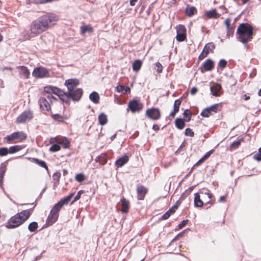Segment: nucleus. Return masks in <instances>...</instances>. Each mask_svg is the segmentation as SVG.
<instances>
[{
    "label": "nucleus",
    "instance_id": "nucleus-24",
    "mask_svg": "<svg viewBox=\"0 0 261 261\" xmlns=\"http://www.w3.org/2000/svg\"><path fill=\"white\" fill-rule=\"evenodd\" d=\"M89 99L94 103L99 102V96L96 92H92L89 95Z\"/></svg>",
    "mask_w": 261,
    "mask_h": 261
},
{
    "label": "nucleus",
    "instance_id": "nucleus-57",
    "mask_svg": "<svg viewBox=\"0 0 261 261\" xmlns=\"http://www.w3.org/2000/svg\"><path fill=\"white\" fill-rule=\"evenodd\" d=\"M254 159L258 161H261V153L258 151V153L254 155Z\"/></svg>",
    "mask_w": 261,
    "mask_h": 261
},
{
    "label": "nucleus",
    "instance_id": "nucleus-4",
    "mask_svg": "<svg viewBox=\"0 0 261 261\" xmlns=\"http://www.w3.org/2000/svg\"><path fill=\"white\" fill-rule=\"evenodd\" d=\"M27 135L22 132H16L7 136L4 138V142L7 144L16 143L26 139Z\"/></svg>",
    "mask_w": 261,
    "mask_h": 261
},
{
    "label": "nucleus",
    "instance_id": "nucleus-52",
    "mask_svg": "<svg viewBox=\"0 0 261 261\" xmlns=\"http://www.w3.org/2000/svg\"><path fill=\"white\" fill-rule=\"evenodd\" d=\"M60 176H61V173L60 172H55L53 175V180L56 181L57 182L59 181Z\"/></svg>",
    "mask_w": 261,
    "mask_h": 261
},
{
    "label": "nucleus",
    "instance_id": "nucleus-42",
    "mask_svg": "<svg viewBox=\"0 0 261 261\" xmlns=\"http://www.w3.org/2000/svg\"><path fill=\"white\" fill-rule=\"evenodd\" d=\"M64 148H68L70 146V142L65 138H63L62 141L60 142Z\"/></svg>",
    "mask_w": 261,
    "mask_h": 261
},
{
    "label": "nucleus",
    "instance_id": "nucleus-16",
    "mask_svg": "<svg viewBox=\"0 0 261 261\" xmlns=\"http://www.w3.org/2000/svg\"><path fill=\"white\" fill-rule=\"evenodd\" d=\"M59 217V214H56L54 212H52L50 211V214L48 216L46 222L48 225H52L55 222L57 221Z\"/></svg>",
    "mask_w": 261,
    "mask_h": 261
},
{
    "label": "nucleus",
    "instance_id": "nucleus-11",
    "mask_svg": "<svg viewBox=\"0 0 261 261\" xmlns=\"http://www.w3.org/2000/svg\"><path fill=\"white\" fill-rule=\"evenodd\" d=\"M33 118V113L31 111H24L17 118L16 123H22L26 121L30 120Z\"/></svg>",
    "mask_w": 261,
    "mask_h": 261
},
{
    "label": "nucleus",
    "instance_id": "nucleus-61",
    "mask_svg": "<svg viewBox=\"0 0 261 261\" xmlns=\"http://www.w3.org/2000/svg\"><path fill=\"white\" fill-rule=\"evenodd\" d=\"M198 90L197 88L196 87H193L190 91V93L192 95H194L197 92Z\"/></svg>",
    "mask_w": 261,
    "mask_h": 261
},
{
    "label": "nucleus",
    "instance_id": "nucleus-9",
    "mask_svg": "<svg viewBox=\"0 0 261 261\" xmlns=\"http://www.w3.org/2000/svg\"><path fill=\"white\" fill-rule=\"evenodd\" d=\"M143 105L139 101L133 99L130 101L128 104V108L132 112H139L143 108Z\"/></svg>",
    "mask_w": 261,
    "mask_h": 261
},
{
    "label": "nucleus",
    "instance_id": "nucleus-44",
    "mask_svg": "<svg viewBox=\"0 0 261 261\" xmlns=\"http://www.w3.org/2000/svg\"><path fill=\"white\" fill-rule=\"evenodd\" d=\"M194 189V187H189L187 190L185 191V192L182 194V195L180 197V199L184 198L189 195L191 192L193 191Z\"/></svg>",
    "mask_w": 261,
    "mask_h": 261
},
{
    "label": "nucleus",
    "instance_id": "nucleus-3",
    "mask_svg": "<svg viewBox=\"0 0 261 261\" xmlns=\"http://www.w3.org/2000/svg\"><path fill=\"white\" fill-rule=\"evenodd\" d=\"M238 39L244 44L252 38L253 28L247 23H241L237 30Z\"/></svg>",
    "mask_w": 261,
    "mask_h": 261
},
{
    "label": "nucleus",
    "instance_id": "nucleus-30",
    "mask_svg": "<svg viewBox=\"0 0 261 261\" xmlns=\"http://www.w3.org/2000/svg\"><path fill=\"white\" fill-rule=\"evenodd\" d=\"M22 149L21 147L19 145H15L10 147L8 148V152L10 154H13L17 152Z\"/></svg>",
    "mask_w": 261,
    "mask_h": 261
},
{
    "label": "nucleus",
    "instance_id": "nucleus-55",
    "mask_svg": "<svg viewBox=\"0 0 261 261\" xmlns=\"http://www.w3.org/2000/svg\"><path fill=\"white\" fill-rule=\"evenodd\" d=\"M155 66L157 67V71L159 73H161L163 71V66L159 62L155 63Z\"/></svg>",
    "mask_w": 261,
    "mask_h": 261
},
{
    "label": "nucleus",
    "instance_id": "nucleus-63",
    "mask_svg": "<svg viewBox=\"0 0 261 261\" xmlns=\"http://www.w3.org/2000/svg\"><path fill=\"white\" fill-rule=\"evenodd\" d=\"M226 196H221L220 197L219 199L218 200V202H221L224 201L225 200Z\"/></svg>",
    "mask_w": 261,
    "mask_h": 261
},
{
    "label": "nucleus",
    "instance_id": "nucleus-20",
    "mask_svg": "<svg viewBox=\"0 0 261 261\" xmlns=\"http://www.w3.org/2000/svg\"><path fill=\"white\" fill-rule=\"evenodd\" d=\"M81 34L84 35L86 33H91L93 29L90 25H83L80 27Z\"/></svg>",
    "mask_w": 261,
    "mask_h": 261
},
{
    "label": "nucleus",
    "instance_id": "nucleus-17",
    "mask_svg": "<svg viewBox=\"0 0 261 261\" xmlns=\"http://www.w3.org/2000/svg\"><path fill=\"white\" fill-rule=\"evenodd\" d=\"M221 90V86L218 83H214L211 87V91L212 94L215 96H219V92Z\"/></svg>",
    "mask_w": 261,
    "mask_h": 261
},
{
    "label": "nucleus",
    "instance_id": "nucleus-39",
    "mask_svg": "<svg viewBox=\"0 0 261 261\" xmlns=\"http://www.w3.org/2000/svg\"><path fill=\"white\" fill-rule=\"evenodd\" d=\"M206 16L208 18H217L218 17V14H217L215 10H213L207 11L206 12Z\"/></svg>",
    "mask_w": 261,
    "mask_h": 261
},
{
    "label": "nucleus",
    "instance_id": "nucleus-62",
    "mask_svg": "<svg viewBox=\"0 0 261 261\" xmlns=\"http://www.w3.org/2000/svg\"><path fill=\"white\" fill-rule=\"evenodd\" d=\"M227 30H228V33H227V35L228 36H229L230 35H232L233 34V30H234L233 28H229V29H227Z\"/></svg>",
    "mask_w": 261,
    "mask_h": 261
},
{
    "label": "nucleus",
    "instance_id": "nucleus-1",
    "mask_svg": "<svg viewBox=\"0 0 261 261\" xmlns=\"http://www.w3.org/2000/svg\"><path fill=\"white\" fill-rule=\"evenodd\" d=\"M58 17L53 14L43 15L33 21L30 25L29 30H24L22 33L25 40H29L54 25L57 21Z\"/></svg>",
    "mask_w": 261,
    "mask_h": 261
},
{
    "label": "nucleus",
    "instance_id": "nucleus-36",
    "mask_svg": "<svg viewBox=\"0 0 261 261\" xmlns=\"http://www.w3.org/2000/svg\"><path fill=\"white\" fill-rule=\"evenodd\" d=\"M33 160L37 164H38V165L43 168H44L47 171L48 170L47 166L46 165L45 162L41 160H39V159H34Z\"/></svg>",
    "mask_w": 261,
    "mask_h": 261
},
{
    "label": "nucleus",
    "instance_id": "nucleus-22",
    "mask_svg": "<svg viewBox=\"0 0 261 261\" xmlns=\"http://www.w3.org/2000/svg\"><path fill=\"white\" fill-rule=\"evenodd\" d=\"M197 11L196 8L194 6L187 5L185 9L186 14L189 16L193 15Z\"/></svg>",
    "mask_w": 261,
    "mask_h": 261
},
{
    "label": "nucleus",
    "instance_id": "nucleus-56",
    "mask_svg": "<svg viewBox=\"0 0 261 261\" xmlns=\"http://www.w3.org/2000/svg\"><path fill=\"white\" fill-rule=\"evenodd\" d=\"M188 222V220H183L179 225H178V227L179 228L181 229L184 226H185L187 224V223Z\"/></svg>",
    "mask_w": 261,
    "mask_h": 261
},
{
    "label": "nucleus",
    "instance_id": "nucleus-10",
    "mask_svg": "<svg viewBox=\"0 0 261 261\" xmlns=\"http://www.w3.org/2000/svg\"><path fill=\"white\" fill-rule=\"evenodd\" d=\"M215 48V46L213 42H209L206 44L203 49L199 56V60H202L207 57L210 51H212Z\"/></svg>",
    "mask_w": 261,
    "mask_h": 261
},
{
    "label": "nucleus",
    "instance_id": "nucleus-60",
    "mask_svg": "<svg viewBox=\"0 0 261 261\" xmlns=\"http://www.w3.org/2000/svg\"><path fill=\"white\" fill-rule=\"evenodd\" d=\"M230 21H231V20L229 18H227L225 20V24L226 26V28L227 29H229V28H230Z\"/></svg>",
    "mask_w": 261,
    "mask_h": 261
},
{
    "label": "nucleus",
    "instance_id": "nucleus-7",
    "mask_svg": "<svg viewBox=\"0 0 261 261\" xmlns=\"http://www.w3.org/2000/svg\"><path fill=\"white\" fill-rule=\"evenodd\" d=\"M146 116L152 120H159L161 118V112L159 109L152 108L146 110Z\"/></svg>",
    "mask_w": 261,
    "mask_h": 261
},
{
    "label": "nucleus",
    "instance_id": "nucleus-2",
    "mask_svg": "<svg viewBox=\"0 0 261 261\" xmlns=\"http://www.w3.org/2000/svg\"><path fill=\"white\" fill-rule=\"evenodd\" d=\"M33 212V208L23 210L12 217L6 224L9 229L18 227L27 220Z\"/></svg>",
    "mask_w": 261,
    "mask_h": 261
},
{
    "label": "nucleus",
    "instance_id": "nucleus-54",
    "mask_svg": "<svg viewBox=\"0 0 261 261\" xmlns=\"http://www.w3.org/2000/svg\"><path fill=\"white\" fill-rule=\"evenodd\" d=\"M209 156L210 153H206L198 161V162L195 164V165H199L200 163H202L205 160H206Z\"/></svg>",
    "mask_w": 261,
    "mask_h": 261
},
{
    "label": "nucleus",
    "instance_id": "nucleus-59",
    "mask_svg": "<svg viewBox=\"0 0 261 261\" xmlns=\"http://www.w3.org/2000/svg\"><path fill=\"white\" fill-rule=\"evenodd\" d=\"M177 210V208H176V206H174L173 205L172 206V207H171L168 211V212L170 214H174L176 210Z\"/></svg>",
    "mask_w": 261,
    "mask_h": 261
},
{
    "label": "nucleus",
    "instance_id": "nucleus-34",
    "mask_svg": "<svg viewBox=\"0 0 261 261\" xmlns=\"http://www.w3.org/2000/svg\"><path fill=\"white\" fill-rule=\"evenodd\" d=\"M183 115H184V120L185 121L189 122L190 121L192 114L189 110H188V109L184 111Z\"/></svg>",
    "mask_w": 261,
    "mask_h": 261
},
{
    "label": "nucleus",
    "instance_id": "nucleus-35",
    "mask_svg": "<svg viewBox=\"0 0 261 261\" xmlns=\"http://www.w3.org/2000/svg\"><path fill=\"white\" fill-rule=\"evenodd\" d=\"M38 223L36 222H33L30 223L28 226V229L31 232H34L38 228Z\"/></svg>",
    "mask_w": 261,
    "mask_h": 261
},
{
    "label": "nucleus",
    "instance_id": "nucleus-28",
    "mask_svg": "<svg viewBox=\"0 0 261 261\" xmlns=\"http://www.w3.org/2000/svg\"><path fill=\"white\" fill-rule=\"evenodd\" d=\"M175 126L179 129H182L185 126V123L183 119L181 118H177L175 121Z\"/></svg>",
    "mask_w": 261,
    "mask_h": 261
},
{
    "label": "nucleus",
    "instance_id": "nucleus-33",
    "mask_svg": "<svg viewBox=\"0 0 261 261\" xmlns=\"http://www.w3.org/2000/svg\"><path fill=\"white\" fill-rule=\"evenodd\" d=\"M19 68H20L21 69V73L24 75V76L26 79H28L30 75V72L28 69L26 67L23 66H19Z\"/></svg>",
    "mask_w": 261,
    "mask_h": 261
},
{
    "label": "nucleus",
    "instance_id": "nucleus-38",
    "mask_svg": "<svg viewBox=\"0 0 261 261\" xmlns=\"http://www.w3.org/2000/svg\"><path fill=\"white\" fill-rule=\"evenodd\" d=\"M176 40L178 41H183L186 39V35L185 33H177Z\"/></svg>",
    "mask_w": 261,
    "mask_h": 261
},
{
    "label": "nucleus",
    "instance_id": "nucleus-51",
    "mask_svg": "<svg viewBox=\"0 0 261 261\" xmlns=\"http://www.w3.org/2000/svg\"><path fill=\"white\" fill-rule=\"evenodd\" d=\"M84 193V191H83V190H80L78 192L77 195L75 196L73 200L72 201V203H74V202L76 201L77 200H78L80 198H81V196L82 194H83Z\"/></svg>",
    "mask_w": 261,
    "mask_h": 261
},
{
    "label": "nucleus",
    "instance_id": "nucleus-23",
    "mask_svg": "<svg viewBox=\"0 0 261 261\" xmlns=\"http://www.w3.org/2000/svg\"><path fill=\"white\" fill-rule=\"evenodd\" d=\"M195 197H194V205L195 207H201L203 204V201L200 199V195L198 193H195L194 194Z\"/></svg>",
    "mask_w": 261,
    "mask_h": 261
},
{
    "label": "nucleus",
    "instance_id": "nucleus-8",
    "mask_svg": "<svg viewBox=\"0 0 261 261\" xmlns=\"http://www.w3.org/2000/svg\"><path fill=\"white\" fill-rule=\"evenodd\" d=\"M32 74L33 76L39 78L48 77L49 75L48 71L46 68L41 67L35 68Z\"/></svg>",
    "mask_w": 261,
    "mask_h": 261
},
{
    "label": "nucleus",
    "instance_id": "nucleus-48",
    "mask_svg": "<svg viewBox=\"0 0 261 261\" xmlns=\"http://www.w3.org/2000/svg\"><path fill=\"white\" fill-rule=\"evenodd\" d=\"M6 171V167L3 166L0 169V182H1L4 178V174Z\"/></svg>",
    "mask_w": 261,
    "mask_h": 261
},
{
    "label": "nucleus",
    "instance_id": "nucleus-27",
    "mask_svg": "<svg viewBox=\"0 0 261 261\" xmlns=\"http://www.w3.org/2000/svg\"><path fill=\"white\" fill-rule=\"evenodd\" d=\"M52 118L54 120L59 122H63L67 118V116H62L58 114H53Z\"/></svg>",
    "mask_w": 261,
    "mask_h": 261
},
{
    "label": "nucleus",
    "instance_id": "nucleus-12",
    "mask_svg": "<svg viewBox=\"0 0 261 261\" xmlns=\"http://www.w3.org/2000/svg\"><path fill=\"white\" fill-rule=\"evenodd\" d=\"M83 90L81 88H77L68 92V95L72 100L79 101L83 95Z\"/></svg>",
    "mask_w": 261,
    "mask_h": 261
},
{
    "label": "nucleus",
    "instance_id": "nucleus-18",
    "mask_svg": "<svg viewBox=\"0 0 261 261\" xmlns=\"http://www.w3.org/2000/svg\"><path fill=\"white\" fill-rule=\"evenodd\" d=\"M203 67L205 71L212 70L214 67V62L211 59H208L203 63Z\"/></svg>",
    "mask_w": 261,
    "mask_h": 261
},
{
    "label": "nucleus",
    "instance_id": "nucleus-64",
    "mask_svg": "<svg viewBox=\"0 0 261 261\" xmlns=\"http://www.w3.org/2000/svg\"><path fill=\"white\" fill-rule=\"evenodd\" d=\"M152 129L155 131L159 130V126L157 124H154L152 126Z\"/></svg>",
    "mask_w": 261,
    "mask_h": 261
},
{
    "label": "nucleus",
    "instance_id": "nucleus-32",
    "mask_svg": "<svg viewBox=\"0 0 261 261\" xmlns=\"http://www.w3.org/2000/svg\"><path fill=\"white\" fill-rule=\"evenodd\" d=\"M244 140V139L243 138L241 137V138H238L237 139V141H235L234 142H233L231 144H230V147L231 148H237L239 147V146L240 145L241 143Z\"/></svg>",
    "mask_w": 261,
    "mask_h": 261
},
{
    "label": "nucleus",
    "instance_id": "nucleus-31",
    "mask_svg": "<svg viewBox=\"0 0 261 261\" xmlns=\"http://www.w3.org/2000/svg\"><path fill=\"white\" fill-rule=\"evenodd\" d=\"M96 162H99L100 164L104 165L107 163V158L106 153H101L99 156L96 160Z\"/></svg>",
    "mask_w": 261,
    "mask_h": 261
},
{
    "label": "nucleus",
    "instance_id": "nucleus-45",
    "mask_svg": "<svg viewBox=\"0 0 261 261\" xmlns=\"http://www.w3.org/2000/svg\"><path fill=\"white\" fill-rule=\"evenodd\" d=\"M61 149V147L59 145L54 144L50 148L49 150L51 152H56Z\"/></svg>",
    "mask_w": 261,
    "mask_h": 261
},
{
    "label": "nucleus",
    "instance_id": "nucleus-46",
    "mask_svg": "<svg viewBox=\"0 0 261 261\" xmlns=\"http://www.w3.org/2000/svg\"><path fill=\"white\" fill-rule=\"evenodd\" d=\"M219 106V104H214L211 106L210 107H208L207 108L210 111V112L212 113V112L214 113H217L218 111V107Z\"/></svg>",
    "mask_w": 261,
    "mask_h": 261
},
{
    "label": "nucleus",
    "instance_id": "nucleus-53",
    "mask_svg": "<svg viewBox=\"0 0 261 261\" xmlns=\"http://www.w3.org/2000/svg\"><path fill=\"white\" fill-rule=\"evenodd\" d=\"M218 65L221 68H224L227 65V61L224 59H221L220 60Z\"/></svg>",
    "mask_w": 261,
    "mask_h": 261
},
{
    "label": "nucleus",
    "instance_id": "nucleus-40",
    "mask_svg": "<svg viewBox=\"0 0 261 261\" xmlns=\"http://www.w3.org/2000/svg\"><path fill=\"white\" fill-rule=\"evenodd\" d=\"M212 113L210 112L207 108L204 109L201 113L200 115L203 117H208Z\"/></svg>",
    "mask_w": 261,
    "mask_h": 261
},
{
    "label": "nucleus",
    "instance_id": "nucleus-21",
    "mask_svg": "<svg viewBox=\"0 0 261 261\" xmlns=\"http://www.w3.org/2000/svg\"><path fill=\"white\" fill-rule=\"evenodd\" d=\"M122 209L121 212L123 213H126L128 210L129 201L125 198H123L121 199Z\"/></svg>",
    "mask_w": 261,
    "mask_h": 261
},
{
    "label": "nucleus",
    "instance_id": "nucleus-43",
    "mask_svg": "<svg viewBox=\"0 0 261 261\" xmlns=\"http://www.w3.org/2000/svg\"><path fill=\"white\" fill-rule=\"evenodd\" d=\"M75 180L80 182L83 181L85 179V176L82 173H79L75 177Z\"/></svg>",
    "mask_w": 261,
    "mask_h": 261
},
{
    "label": "nucleus",
    "instance_id": "nucleus-37",
    "mask_svg": "<svg viewBox=\"0 0 261 261\" xmlns=\"http://www.w3.org/2000/svg\"><path fill=\"white\" fill-rule=\"evenodd\" d=\"M116 89H117V91L118 92H123V91H124V93H127L128 92H129L130 91V89L129 87H125V86H121V85H118L116 87Z\"/></svg>",
    "mask_w": 261,
    "mask_h": 261
},
{
    "label": "nucleus",
    "instance_id": "nucleus-25",
    "mask_svg": "<svg viewBox=\"0 0 261 261\" xmlns=\"http://www.w3.org/2000/svg\"><path fill=\"white\" fill-rule=\"evenodd\" d=\"M98 119L99 124L101 125L106 124L108 122L107 116L103 113L99 115Z\"/></svg>",
    "mask_w": 261,
    "mask_h": 261
},
{
    "label": "nucleus",
    "instance_id": "nucleus-47",
    "mask_svg": "<svg viewBox=\"0 0 261 261\" xmlns=\"http://www.w3.org/2000/svg\"><path fill=\"white\" fill-rule=\"evenodd\" d=\"M9 154L8 148L1 147L0 148V156H4Z\"/></svg>",
    "mask_w": 261,
    "mask_h": 261
},
{
    "label": "nucleus",
    "instance_id": "nucleus-29",
    "mask_svg": "<svg viewBox=\"0 0 261 261\" xmlns=\"http://www.w3.org/2000/svg\"><path fill=\"white\" fill-rule=\"evenodd\" d=\"M142 66V62L140 60H136L133 64V69L134 71H139Z\"/></svg>",
    "mask_w": 261,
    "mask_h": 261
},
{
    "label": "nucleus",
    "instance_id": "nucleus-49",
    "mask_svg": "<svg viewBox=\"0 0 261 261\" xmlns=\"http://www.w3.org/2000/svg\"><path fill=\"white\" fill-rule=\"evenodd\" d=\"M185 135L187 136L193 137L194 133L191 128H187L185 130Z\"/></svg>",
    "mask_w": 261,
    "mask_h": 261
},
{
    "label": "nucleus",
    "instance_id": "nucleus-13",
    "mask_svg": "<svg viewBox=\"0 0 261 261\" xmlns=\"http://www.w3.org/2000/svg\"><path fill=\"white\" fill-rule=\"evenodd\" d=\"M79 84V81L76 79H69L65 81V85L66 86L68 92L76 89V87Z\"/></svg>",
    "mask_w": 261,
    "mask_h": 261
},
{
    "label": "nucleus",
    "instance_id": "nucleus-6",
    "mask_svg": "<svg viewBox=\"0 0 261 261\" xmlns=\"http://www.w3.org/2000/svg\"><path fill=\"white\" fill-rule=\"evenodd\" d=\"M74 193H71L67 196L61 199L57 203H56L51 210L52 212L58 214V212L62 208L64 205L67 204L74 196Z\"/></svg>",
    "mask_w": 261,
    "mask_h": 261
},
{
    "label": "nucleus",
    "instance_id": "nucleus-26",
    "mask_svg": "<svg viewBox=\"0 0 261 261\" xmlns=\"http://www.w3.org/2000/svg\"><path fill=\"white\" fill-rule=\"evenodd\" d=\"M59 97L61 100L65 102H68L70 98V96L68 95V92H65L63 91H62L61 93L59 95Z\"/></svg>",
    "mask_w": 261,
    "mask_h": 261
},
{
    "label": "nucleus",
    "instance_id": "nucleus-58",
    "mask_svg": "<svg viewBox=\"0 0 261 261\" xmlns=\"http://www.w3.org/2000/svg\"><path fill=\"white\" fill-rule=\"evenodd\" d=\"M171 214H170L168 211L166 212L162 217V219L166 220L167 219Z\"/></svg>",
    "mask_w": 261,
    "mask_h": 261
},
{
    "label": "nucleus",
    "instance_id": "nucleus-15",
    "mask_svg": "<svg viewBox=\"0 0 261 261\" xmlns=\"http://www.w3.org/2000/svg\"><path fill=\"white\" fill-rule=\"evenodd\" d=\"M62 91V90L54 86H46L44 88V91L47 94L51 95V94L54 93L58 96Z\"/></svg>",
    "mask_w": 261,
    "mask_h": 261
},
{
    "label": "nucleus",
    "instance_id": "nucleus-5",
    "mask_svg": "<svg viewBox=\"0 0 261 261\" xmlns=\"http://www.w3.org/2000/svg\"><path fill=\"white\" fill-rule=\"evenodd\" d=\"M56 100V98L52 95L45 94L43 97L40 98L39 103L41 109L45 111L50 110V104Z\"/></svg>",
    "mask_w": 261,
    "mask_h": 261
},
{
    "label": "nucleus",
    "instance_id": "nucleus-41",
    "mask_svg": "<svg viewBox=\"0 0 261 261\" xmlns=\"http://www.w3.org/2000/svg\"><path fill=\"white\" fill-rule=\"evenodd\" d=\"M181 104V100L178 99L175 100L173 106V110L175 112H178L180 105Z\"/></svg>",
    "mask_w": 261,
    "mask_h": 261
},
{
    "label": "nucleus",
    "instance_id": "nucleus-19",
    "mask_svg": "<svg viewBox=\"0 0 261 261\" xmlns=\"http://www.w3.org/2000/svg\"><path fill=\"white\" fill-rule=\"evenodd\" d=\"M128 161V157L127 155H124L119 159H118L116 162L115 164L118 167H121L123 166L125 164H126Z\"/></svg>",
    "mask_w": 261,
    "mask_h": 261
},
{
    "label": "nucleus",
    "instance_id": "nucleus-50",
    "mask_svg": "<svg viewBox=\"0 0 261 261\" xmlns=\"http://www.w3.org/2000/svg\"><path fill=\"white\" fill-rule=\"evenodd\" d=\"M177 33H186V30L184 25H179L176 28Z\"/></svg>",
    "mask_w": 261,
    "mask_h": 261
},
{
    "label": "nucleus",
    "instance_id": "nucleus-14",
    "mask_svg": "<svg viewBox=\"0 0 261 261\" xmlns=\"http://www.w3.org/2000/svg\"><path fill=\"white\" fill-rule=\"evenodd\" d=\"M136 190L138 194V199L140 200H143L147 192V189L143 186L138 185Z\"/></svg>",
    "mask_w": 261,
    "mask_h": 261
}]
</instances>
